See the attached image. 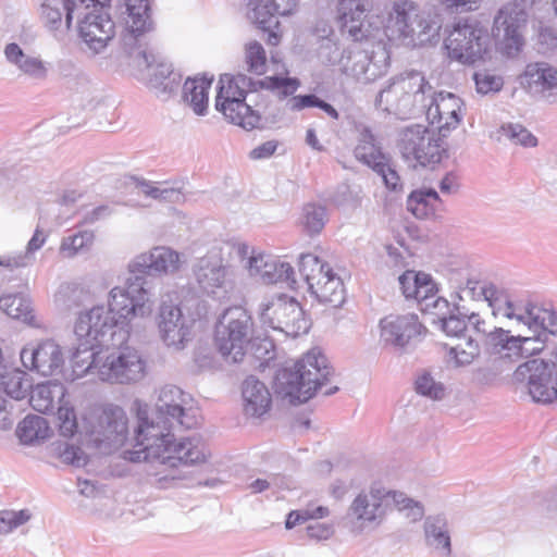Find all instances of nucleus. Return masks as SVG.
Instances as JSON below:
<instances>
[{"label":"nucleus","instance_id":"f8f14e48","mask_svg":"<svg viewBox=\"0 0 557 557\" xmlns=\"http://www.w3.org/2000/svg\"><path fill=\"white\" fill-rule=\"evenodd\" d=\"M219 85L216 110L235 125L245 129L256 128L260 124L261 116L245 102L246 90L240 86L239 79L224 74L220 77Z\"/></svg>","mask_w":557,"mask_h":557},{"label":"nucleus","instance_id":"680f3d73","mask_svg":"<svg viewBox=\"0 0 557 557\" xmlns=\"http://www.w3.org/2000/svg\"><path fill=\"white\" fill-rule=\"evenodd\" d=\"M274 270L278 276V278L295 283V271L294 268L288 262H281L274 267Z\"/></svg>","mask_w":557,"mask_h":557},{"label":"nucleus","instance_id":"412c9836","mask_svg":"<svg viewBox=\"0 0 557 557\" xmlns=\"http://www.w3.org/2000/svg\"><path fill=\"white\" fill-rule=\"evenodd\" d=\"M381 338L394 346H405L422 334L424 327L414 313L389 314L381 320Z\"/></svg>","mask_w":557,"mask_h":557},{"label":"nucleus","instance_id":"f257e3e1","mask_svg":"<svg viewBox=\"0 0 557 557\" xmlns=\"http://www.w3.org/2000/svg\"><path fill=\"white\" fill-rule=\"evenodd\" d=\"M147 290L136 278L124 287H113L108 297V311L96 306L79 313L74 333L77 337L71 364L76 375L92 371L101 381L129 384L147 374V360L126 344L131 325L150 315Z\"/></svg>","mask_w":557,"mask_h":557},{"label":"nucleus","instance_id":"052dcab7","mask_svg":"<svg viewBox=\"0 0 557 557\" xmlns=\"http://www.w3.org/2000/svg\"><path fill=\"white\" fill-rule=\"evenodd\" d=\"M441 2L447 9L471 11L479 7L480 0H441Z\"/></svg>","mask_w":557,"mask_h":557},{"label":"nucleus","instance_id":"3c124183","mask_svg":"<svg viewBox=\"0 0 557 557\" xmlns=\"http://www.w3.org/2000/svg\"><path fill=\"white\" fill-rule=\"evenodd\" d=\"M377 174L383 177V181L387 188L397 190L401 187L400 177L397 172L391 168L388 159L382 163V166L374 170Z\"/></svg>","mask_w":557,"mask_h":557},{"label":"nucleus","instance_id":"5701e85b","mask_svg":"<svg viewBox=\"0 0 557 557\" xmlns=\"http://www.w3.org/2000/svg\"><path fill=\"white\" fill-rule=\"evenodd\" d=\"M181 256L169 247H154L141 253L133 264L134 271L144 273L170 274L180 270Z\"/></svg>","mask_w":557,"mask_h":557},{"label":"nucleus","instance_id":"864d4df0","mask_svg":"<svg viewBox=\"0 0 557 557\" xmlns=\"http://www.w3.org/2000/svg\"><path fill=\"white\" fill-rule=\"evenodd\" d=\"M320 100L314 95H300L292 97L287 102V108L290 111H301L306 108H312L320 104Z\"/></svg>","mask_w":557,"mask_h":557},{"label":"nucleus","instance_id":"e2e57ef3","mask_svg":"<svg viewBox=\"0 0 557 557\" xmlns=\"http://www.w3.org/2000/svg\"><path fill=\"white\" fill-rule=\"evenodd\" d=\"M4 52H5L7 59L10 62L16 64L17 66L20 65V62H22L25 59L22 49L16 44H9L5 47Z\"/></svg>","mask_w":557,"mask_h":557},{"label":"nucleus","instance_id":"0e129e2a","mask_svg":"<svg viewBox=\"0 0 557 557\" xmlns=\"http://www.w3.org/2000/svg\"><path fill=\"white\" fill-rule=\"evenodd\" d=\"M45 243H46V236H45L44 232L41 230L37 228L34 233L33 237L30 238V240L27 244V251L34 252V251L40 249Z\"/></svg>","mask_w":557,"mask_h":557},{"label":"nucleus","instance_id":"7ed1b4c3","mask_svg":"<svg viewBox=\"0 0 557 557\" xmlns=\"http://www.w3.org/2000/svg\"><path fill=\"white\" fill-rule=\"evenodd\" d=\"M518 321L533 331L531 336H511L502 329L490 334V345L499 354L509 358H530L544 350L557 349V315L552 309L536 305L524 308V314L518 315Z\"/></svg>","mask_w":557,"mask_h":557},{"label":"nucleus","instance_id":"6e6d98bb","mask_svg":"<svg viewBox=\"0 0 557 557\" xmlns=\"http://www.w3.org/2000/svg\"><path fill=\"white\" fill-rule=\"evenodd\" d=\"M442 329L448 336L459 337L466 332L467 325L463 320L449 317L443 320Z\"/></svg>","mask_w":557,"mask_h":557},{"label":"nucleus","instance_id":"423d86ee","mask_svg":"<svg viewBox=\"0 0 557 557\" xmlns=\"http://www.w3.org/2000/svg\"><path fill=\"white\" fill-rule=\"evenodd\" d=\"M382 41L393 46L412 39L416 34H426L430 23L420 5L412 0H395L379 15Z\"/></svg>","mask_w":557,"mask_h":557},{"label":"nucleus","instance_id":"20e7f679","mask_svg":"<svg viewBox=\"0 0 557 557\" xmlns=\"http://www.w3.org/2000/svg\"><path fill=\"white\" fill-rule=\"evenodd\" d=\"M330 375L326 357L319 348H312L292 368H285L278 373L277 394L293 405L306 403L327 383Z\"/></svg>","mask_w":557,"mask_h":557},{"label":"nucleus","instance_id":"603ef678","mask_svg":"<svg viewBox=\"0 0 557 557\" xmlns=\"http://www.w3.org/2000/svg\"><path fill=\"white\" fill-rule=\"evenodd\" d=\"M18 67L25 74L36 78H44L47 74V70L42 61L36 58H25L22 62H20Z\"/></svg>","mask_w":557,"mask_h":557},{"label":"nucleus","instance_id":"9b49d317","mask_svg":"<svg viewBox=\"0 0 557 557\" xmlns=\"http://www.w3.org/2000/svg\"><path fill=\"white\" fill-rule=\"evenodd\" d=\"M94 443L107 451L123 448L128 438V417L123 408L113 404L96 406L90 412Z\"/></svg>","mask_w":557,"mask_h":557},{"label":"nucleus","instance_id":"f704fd0d","mask_svg":"<svg viewBox=\"0 0 557 557\" xmlns=\"http://www.w3.org/2000/svg\"><path fill=\"white\" fill-rule=\"evenodd\" d=\"M255 90L265 89L276 92L277 97L285 99L293 96L300 87V81L297 77L265 76L252 84Z\"/></svg>","mask_w":557,"mask_h":557},{"label":"nucleus","instance_id":"2eb2a0df","mask_svg":"<svg viewBox=\"0 0 557 557\" xmlns=\"http://www.w3.org/2000/svg\"><path fill=\"white\" fill-rule=\"evenodd\" d=\"M72 9L67 15V26H71L72 20L78 22V33L86 45L98 51L107 46L114 36V23L102 7H92L83 12Z\"/></svg>","mask_w":557,"mask_h":557},{"label":"nucleus","instance_id":"c9c22d12","mask_svg":"<svg viewBox=\"0 0 557 557\" xmlns=\"http://www.w3.org/2000/svg\"><path fill=\"white\" fill-rule=\"evenodd\" d=\"M1 309L11 318L32 322L35 319L30 302L18 294L5 295L0 298Z\"/></svg>","mask_w":557,"mask_h":557},{"label":"nucleus","instance_id":"13d9d810","mask_svg":"<svg viewBox=\"0 0 557 557\" xmlns=\"http://www.w3.org/2000/svg\"><path fill=\"white\" fill-rule=\"evenodd\" d=\"M428 536L434 537L437 543V547L443 548L447 555L450 554V539L446 532H442L435 524H429L425 528Z\"/></svg>","mask_w":557,"mask_h":557},{"label":"nucleus","instance_id":"a211bd4d","mask_svg":"<svg viewBox=\"0 0 557 557\" xmlns=\"http://www.w3.org/2000/svg\"><path fill=\"white\" fill-rule=\"evenodd\" d=\"M463 113L465 106L458 96L440 91L434 95L428 108L426 117L432 125L437 127L440 136L447 137L460 125Z\"/></svg>","mask_w":557,"mask_h":557},{"label":"nucleus","instance_id":"9d476101","mask_svg":"<svg viewBox=\"0 0 557 557\" xmlns=\"http://www.w3.org/2000/svg\"><path fill=\"white\" fill-rule=\"evenodd\" d=\"M299 272L310 293L320 301L338 307L345 300L342 278L332 267L313 253H304L299 260Z\"/></svg>","mask_w":557,"mask_h":557},{"label":"nucleus","instance_id":"f3484780","mask_svg":"<svg viewBox=\"0 0 557 557\" xmlns=\"http://www.w3.org/2000/svg\"><path fill=\"white\" fill-rule=\"evenodd\" d=\"M527 22V14L521 3L515 2L499 10L494 20L496 36H503V49L509 57L517 54L523 46L521 28Z\"/></svg>","mask_w":557,"mask_h":557},{"label":"nucleus","instance_id":"473e14b6","mask_svg":"<svg viewBox=\"0 0 557 557\" xmlns=\"http://www.w3.org/2000/svg\"><path fill=\"white\" fill-rule=\"evenodd\" d=\"M480 288L495 317L516 318L518 320V315L523 314L522 312H517V308L509 300L508 295L497 289L494 285L481 286Z\"/></svg>","mask_w":557,"mask_h":557},{"label":"nucleus","instance_id":"c85d7f7f","mask_svg":"<svg viewBox=\"0 0 557 557\" xmlns=\"http://www.w3.org/2000/svg\"><path fill=\"white\" fill-rule=\"evenodd\" d=\"M28 395L30 406L36 411L46 413L53 409L55 399L59 405L65 400L66 389L60 382H46L37 384Z\"/></svg>","mask_w":557,"mask_h":557},{"label":"nucleus","instance_id":"7c9ffc66","mask_svg":"<svg viewBox=\"0 0 557 557\" xmlns=\"http://www.w3.org/2000/svg\"><path fill=\"white\" fill-rule=\"evenodd\" d=\"M78 3L77 0H44L41 3V18L52 29H58L64 24L67 26V15L71 8Z\"/></svg>","mask_w":557,"mask_h":557},{"label":"nucleus","instance_id":"79ce46f5","mask_svg":"<svg viewBox=\"0 0 557 557\" xmlns=\"http://www.w3.org/2000/svg\"><path fill=\"white\" fill-rule=\"evenodd\" d=\"M467 348H463L462 343L454 346H444L445 357L448 364L463 366L470 363L478 354V348L473 345L471 339L463 341Z\"/></svg>","mask_w":557,"mask_h":557},{"label":"nucleus","instance_id":"a19ab883","mask_svg":"<svg viewBox=\"0 0 557 557\" xmlns=\"http://www.w3.org/2000/svg\"><path fill=\"white\" fill-rule=\"evenodd\" d=\"M95 239V234L90 231H82L74 235L63 238L60 245V252L65 258H73L84 249L89 248Z\"/></svg>","mask_w":557,"mask_h":557},{"label":"nucleus","instance_id":"338daca9","mask_svg":"<svg viewBox=\"0 0 557 557\" xmlns=\"http://www.w3.org/2000/svg\"><path fill=\"white\" fill-rule=\"evenodd\" d=\"M441 190L450 193L457 187V176L453 173L447 174L441 182Z\"/></svg>","mask_w":557,"mask_h":557},{"label":"nucleus","instance_id":"5fc2aeb1","mask_svg":"<svg viewBox=\"0 0 557 557\" xmlns=\"http://www.w3.org/2000/svg\"><path fill=\"white\" fill-rule=\"evenodd\" d=\"M60 457L66 463L74 466H84L87 461V458L83 450L79 447L75 446H65L64 449L60 453Z\"/></svg>","mask_w":557,"mask_h":557},{"label":"nucleus","instance_id":"49530a36","mask_svg":"<svg viewBox=\"0 0 557 557\" xmlns=\"http://www.w3.org/2000/svg\"><path fill=\"white\" fill-rule=\"evenodd\" d=\"M30 518L28 510H2L0 511V533H9L13 529L24 524Z\"/></svg>","mask_w":557,"mask_h":557},{"label":"nucleus","instance_id":"4be33fe9","mask_svg":"<svg viewBox=\"0 0 557 557\" xmlns=\"http://www.w3.org/2000/svg\"><path fill=\"white\" fill-rule=\"evenodd\" d=\"M196 278L200 288L208 295H226L231 287L225 265L215 253L206 256L199 261Z\"/></svg>","mask_w":557,"mask_h":557},{"label":"nucleus","instance_id":"f03ea898","mask_svg":"<svg viewBox=\"0 0 557 557\" xmlns=\"http://www.w3.org/2000/svg\"><path fill=\"white\" fill-rule=\"evenodd\" d=\"M158 420L139 418L132 449L123 451V458L132 462H156L154 476L161 487L184 480V469L206 462L209 451L198 437L176 438L166 426L175 424L184 429L199 425L201 414L194 398L181 388L162 389Z\"/></svg>","mask_w":557,"mask_h":557},{"label":"nucleus","instance_id":"1a4fd4ad","mask_svg":"<svg viewBox=\"0 0 557 557\" xmlns=\"http://www.w3.org/2000/svg\"><path fill=\"white\" fill-rule=\"evenodd\" d=\"M444 47L450 60L472 65L490 55V36L476 23H457L449 30Z\"/></svg>","mask_w":557,"mask_h":557},{"label":"nucleus","instance_id":"ddd939ff","mask_svg":"<svg viewBox=\"0 0 557 557\" xmlns=\"http://www.w3.org/2000/svg\"><path fill=\"white\" fill-rule=\"evenodd\" d=\"M261 321L264 325L292 337L307 334L310 329V320L300 304L287 296H278L271 300L261 312Z\"/></svg>","mask_w":557,"mask_h":557},{"label":"nucleus","instance_id":"774afa93","mask_svg":"<svg viewBox=\"0 0 557 557\" xmlns=\"http://www.w3.org/2000/svg\"><path fill=\"white\" fill-rule=\"evenodd\" d=\"M267 267V263L263 261V255H252L248 259V267L250 271H255L256 273H260L262 270V267Z\"/></svg>","mask_w":557,"mask_h":557},{"label":"nucleus","instance_id":"bb28decb","mask_svg":"<svg viewBox=\"0 0 557 557\" xmlns=\"http://www.w3.org/2000/svg\"><path fill=\"white\" fill-rule=\"evenodd\" d=\"M399 284L407 299L423 301L435 296L437 288L432 277L423 272L407 270L399 276Z\"/></svg>","mask_w":557,"mask_h":557},{"label":"nucleus","instance_id":"e433bc0d","mask_svg":"<svg viewBox=\"0 0 557 557\" xmlns=\"http://www.w3.org/2000/svg\"><path fill=\"white\" fill-rule=\"evenodd\" d=\"M54 424L59 434L64 437H72L78 431V420L74 406L69 399L62 401L54 414Z\"/></svg>","mask_w":557,"mask_h":557},{"label":"nucleus","instance_id":"c756f323","mask_svg":"<svg viewBox=\"0 0 557 557\" xmlns=\"http://www.w3.org/2000/svg\"><path fill=\"white\" fill-rule=\"evenodd\" d=\"M211 84L212 78L206 77L188 78L184 84V99L198 115L203 114L208 108Z\"/></svg>","mask_w":557,"mask_h":557},{"label":"nucleus","instance_id":"ea45409f","mask_svg":"<svg viewBox=\"0 0 557 557\" xmlns=\"http://www.w3.org/2000/svg\"><path fill=\"white\" fill-rule=\"evenodd\" d=\"M245 63L247 71L257 75L267 72V53L262 45L256 40L245 46Z\"/></svg>","mask_w":557,"mask_h":557},{"label":"nucleus","instance_id":"0eeeda50","mask_svg":"<svg viewBox=\"0 0 557 557\" xmlns=\"http://www.w3.org/2000/svg\"><path fill=\"white\" fill-rule=\"evenodd\" d=\"M515 382L525 387L528 395L536 404L557 403V349L549 359L532 358L520 363L512 375Z\"/></svg>","mask_w":557,"mask_h":557},{"label":"nucleus","instance_id":"393cba45","mask_svg":"<svg viewBox=\"0 0 557 557\" xmlns=\"http://www.w3.org/2000/svg\"><path fill=\"white\" fill-rule=\"evenodd\" d=\"M244 410L252 417H261L272 406V397L268 387L255 377H248L243 384Z\"/></svg>","mask_w":557,"mask_h":557},{"label":"nucleus","instance_id":"72a5a7b5","mask_svg":"<svg viewBox=\"0 0 557 557\" xmlns=\"http://www.w3.org/2000/svg\"><path fill=\"white\" fill-rule=\"evenodd\" d=\"M50 428L47 420L39 416H27L18 424L16 434L24 444L45 440L49 436Z\"/></svg>","mask_w":557,"mask_h":557},{"label":"nucleus","instance_id":"39448f33","mask_svg":"<svg viewBox=\"0 0 557 557\" xmlns=\"http://www.w3.org/2000/svg\"><path fill=\"white\" fill-rule=\"evenodd\" d=\"M393 508L412 521L422 519L424 515L423 506L404 493L372 486L359 493L349 507L352 530L362 531L367 525L381 523Z\"/></svg>","mask_w":557,"mask_h":557},{"label":"nucleus","instance_id":"a878e982","mask_svg":"<svg viewBox=\"0 0 557 557\" xmlns=\"http://www.w3.org/2000/svg\"><path fill=\"white\" fill-rule=\"evenodd\" d=\"M431 85L425 76L418 71L401 73L394 78L391 89L401 98L411 100L414 104L424 99V94L431 90Z\"/></svg>","mask_w":557,"mask_h":557},{"label":"nucleus","instance_id":"4c0bfd02","mask_svg":"<svg viewBox=\"0 0 557 557\" xmlns=\"http://www.w3.org/2000/svg\"><path fill=\"white\" fill-rule=\"evenodd\" d=\"M326 221L325 208L314 203H307L302 208L299 224L302 231L309 235L320 233Z\"/></svg>","mask_w":557,"mask_h":557},{"label":"nucleus","instance_id":"b1692460","mask_svg":"<svg viewBox=\"0 0 557 557\" xmlns=\"http://www.w3.org/2000/svg\"><path fill=\"white\" fill-rule=\"evenodd\" d=\"M520 79L521 85L534 94H552L557 90V70L547 63L528 64Z\"/></svg>","mask_w":557,"mask_h":557},{"label":"nucleus","instance_id":"c03bdc74","mask_svg":"<svg viewBox=\"0 0 557 557\" xmlns=\"http://www.w3.org/2000/svg\"><path fill=\"white\" fill-rule=\"evenodd\" d=\"M329 513L330 510L325 506H318L313 509L307 508L304 510H292L286 517L285 528L290 530L298 524L307 522L308 520L325 518Z\"/></svg>","mask_w":557,"mask_h":557},{"label":"nucleus","instance_id":"cd10ccee","mask_svg":"<svg viewBox=\"0 0 557 557\" xmlns=\"http://www.w3.org/2000/svg\"><path fill=\"white\" fill-rule=\"evenodd\" d=\"M278 10L280 4L272 1L269 4H257L252 11V20L261 30L268 33L265 41L270 46H277L282 36L280 22L275 14Z\"/></svg>","mask_w":557,"mask_h":557},{"label":"nucleus","instance_id":"69168bd1","mask_svg":"<svg viewBox=\"0 0 557 557\" xmlns=\"http://www.w3.org/2000/svg\"><path fill=\"white\" fill-rule=\"evenodd\" d=\"M111 0H77L78 3H75V7L72 8L74 12L75 10H78L83 12V10H86L88 8L92 7H102L104 8L106 4H108Z\"/></svg>","mask_w":557,"mask_h":557},{"label":"nucleus","instance_id":"dca6fc26","mask_svg":"<svg viewBox=\"0 0 557 557\" xmlns=\"http://www.w3.org/2000/svg\"><path fill=\"white\" fill-rule=\"evenodd\" d=\"M371 9L369 0H337L335 21L339 30L354 41L368 40L374 32L372 23L368 20Z\"/></svg>","mask_w":557,"mask_h":557},{"label":"nucleus","instance_id":"de8ad7c7","mask_svg":"<svg viewBox=\"0 0 557 557\" xmlns=\"http://www.w3.org/2000/svg\"><path fill=\"white\" fill-rule=\"evenodd\" d=\"M474 82L478 92L483 95L499 91L503 87V78L486 71L475 73Z\"/></svg>","mask_w":557,"mask_h":557},{"label":"nucleus","instance_id":"09e8293b","mask_svg":"<svg viewBox=\"0 0 557 557\" xmlns=\"http://www.w3.org/2000/svg\"><path fill=\"white\" fill-rule=\"evenodd\" d=\"M416 391L433 399H441L444 396L443 385L435 382L429 374H422L417 379Z\"/></svg>","mask_w":557,"mask_h":557},{"label":"nucleus","instance_id":"58836bf2","mask_svg":"<svg viewBox=\"0 0 557 557\" xmlns=\"http://www.w3.org/2000/svg\"><path fill=\"white\" fill-rule=\"evenodd\" d=\"M127 21L132 33H141L146 29L149 4L148 0H125Z\"/></svg>","mask_w":557,"mask_h":557},{"label":"nucleus","instance_id":"6e6552de","mask_svg":"<svg viewBox=\"0 0 557 557\" xmlns=\"http://www.w3.org/2000/svg\"><path fill=\"white\" fill-rule=\"evenodd\" d=\"M252 319L242 307L228 308L224 311L214 331V345L219 352L240 361L252 336Z\"/></svg>","mask_w":557,"mask_h":557},{"label":"nucleus","instance_id":"4468645a","mask_svg":"<svg viewBox=\"0 0 557 557\" xmlns=\"http://www.w3.org/2000/svg\"><path fill=\"white\" fill-rule=\"evenodd\" d=\"M442 138L425 127L409 128L401 141L403 154L421 166H434L447 157V148Z\"/></svg>","mask_w":557,"mask_h":557},{"label":"nucleus","instance_id":"8fccbe9b","mask_svg":"<svg viewBox=\"0 0 557 557\" xmlns=\"http://www.w3.org/2000/svg\"><path fill=\"white\" fill-rule=\"evenodd\" d=\"M506 135L515 143L524 147H534L537 145V139L527 128L520 125H509L506 128Z\"/></svg>","mask_w":557,"mask_h":557},{"label":"nucleus","instance_id":"6ab92c4d","mask_svg":"<svg viewBox=\"0 0 557 557\" xmlns=\"http://www.w3.org/2000/svg\"><path fill=\"white\" fill-rule=\"evenodd\" d=\"M157 326L162 341L170 347L182 349L191 341L193 334L178 306L163 302L157 317Z\"/></svg>","mask_w":557,"mask_h":557},{"label":"nucleus","instance_id":"2f4dec72","mask_svg":"<svg viewBox=\"0 0 557 557\" xmlns=\"http://www.w3.org/2000/svg\"><path fill=\"white\" fill-rule=\"evenodd\" d=\"M441 199L433 189L414 190L407 200V209L418 219H426L434 215Z\"/></svg>","mask_w":557,"mask_h":557},{"label":"nucleus","instance_id":"4d7b16f0","mask_svg":"<svg viewBox=\"0 0 557 557\" xmlns=\"http://www.w3.org/2000/svg\"><path fill=\"white\" fill-rule=\"evenodd\" d=\"M306 533L311 540L323 541L333 535V529L326 523H314L307 527Z\"/></svg>","mask_w":557,"mask_h":557},{"label":"nucleus","instance_id":"aec40b11","mask_svg":"<svg viewBox=\"0 0 557 557\" xmlns=\"http://www.w3.org/2000/svg\"><path fill=\"white\" fill-rule=\"evenodd\" d=\"M20 357L26 369L44 376L52 375L63 364L61 348L53 341H44L37 346L28 345L21 350Z\"/></svg>","mask_w":557,"mask_h":557},{"label":"nucleus","instance_id":"bf43d9fd","mask_svg":"<svg viewBox=\"0 0 557 557\" xmlns=\"http://www.w3.org/2000/svg\"><path fill=\"white\" fill-rule=\"evenodd\" d=\"M276 148V141L270 140L252 149L249 156L253 160L265 159L271 157L275 152Z\"/></svg>","mask_w":557,"mask_h":557},{"label":"nucleus","instance_id":"a18cd8bd","mask_svg":"<svg viewBox=\"0 0 557 557\" xmlns=\"http://www.w3.org/2000/svg\"><path fill=\"white\" fill-rule=\"evenodd\" d=\"M139 187L144 195L159 199V200H169V201H180L183 199V193L178 188L174 187H159L154 186L149 182H140Z\"/></svg>","mask_w":557,"mask_h":557},{"label":"nucleus","instance_id":"37998d69","mask_svg":"<svg viewBox=\"0 0 557 557\" xmlns=\"http://www.w3.org/2000/svg\"><path fill=\"white\" fill-rule=\"evenodd\" d=\"M356 158L372 168L373 171L382 166L387 158L381 152L371 139L361 140L355 148Z\"/></svg>","mask_w":557,"mask_h":557}]
</instances>
